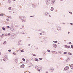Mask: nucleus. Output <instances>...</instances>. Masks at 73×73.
<instances>
[{
    "label": "nucleus",
    "mask_w": 73,
    "mask_h": 73,
    "mask_svg": "<svg viewBox=\"0 0 73 73\" xmlns=\"http://www.w3.org/2000/svg\"><path fill=\"white\" fill-rule=\"evenodd\" d=\"M46 3L47 4H50V0H46Z\"/></svg>",
    "instance_id": "nucleus-1"
},
{
    "label": "nucleus",
    "mask_w": 73,
    "mask_h": 73,
    "mask_svg": "<svg viewBox=\"0 0 73 73\" xmlns=\"http://www.w3.org/2000/svg\"><path fill=\"white\" fill-rule=\"evenodd\" d=\"M53 46L54 47V48H56V47L57 46V45L56 44H54L53 45Z\"/></svg>",
    "instance_id": "nucleus-2"
},
{
    "label": "nucleus",
    "mask_w": 73,
    "mask_h": 73,
    "mask_svg": "<svg viewBox=\"0 0 73 73\" xmlns=\"http://www.w3.org/2000/svg\"><path fill=\"white\" fill-rule=\"evenodd\" d=\"M36 4H33L32 5V7H33V8H36Z\"/></svg>",
    "instance_id": "nucleus-3"
},
{
    "label": "nucleus",
    "mask_w": 73,
    "mask_h": 73,
    "mask_svg": "<svg viewBox=\"0 0 73 73\" xmlns=\"http://www.w3.org/2000/svg\"><path fill=\"white\" fill-rule=\"evenodd\" d=\"M69 69V67L68 66H66L65 67L64 69L65 70H68Z\"/></svg>",
    "instance_id": "nucleus-4"
},
{
    "label": "nucleus",
    "mask_w": 73,
    "mask_h": 73,
    "mask_svg": "<svg viewBox=\"0 0 73 73\" xmlns=\"http://www.w3.org/2000/svg\"><path fill=\"white\" fill-rule=\"evenodd\" d=\"M50 70L51 72H53V70H54V69H53V67H51Z\"/></svg>",
    "instance_id": "nucleus-5"
},
{
    "label": "nucleus",
    "mask_w": 73,
    "mask_h": 73,
    "mask_svg": "<svg viewBox=\"0 0 73 73\" xmlns=\"http://www.w3.org/2000/svg\"><path fill=\"white\" fill-rule=\"evenodd\" d=\"M43 54L44 56H45V54H46V53L45 51H43Z\"/></svg>",
    "instance_id": "nucleus-6"
},
{
    "label": "nucleus",
    "mask_w": 73,
    "mask_h": 73,
    "mask_svg": "<svg viewBox=\"0 0 73 73\" xmlns=\"http://www.w3.org/2000/svg\"><path fill=\"white\" fill-rule=\"evenodd\" d=\"M44 15H45V16H48V15H49V13L47 12H45L44 13Z\"/></svg>",
    "instance_id": "nucleus-7"
},
{
    "label": "nucleus",
    "mask_w": 73,
    "mask_h": 73,
    "mask_svg": "<svg viewBox=\"0 0 73 73\" xmlns=\"http://www.w3.org/2000/svg\"><path fill=\"white\" fill-rule=\"evenodd\" d=\"M25 17H23L21 19V20H25Z\"/></svg>",
    "instance_id": "nucleus-8"
},
{
    "label": "nucleus",
    "mask_w": 73,
    "mask_h": 73,
    "mask_svg": "<svg viewBox=\"0 0 73 73\" xmlns=\"http://www.w3.org/2000/svg\"><path fill=\"white\" fill-rule=\"evenodd\" d=\"M53 9H54V8L52 7H51L50 11H53Z\"/></svg>",
    "instance_id": "nucleus-9"
},
{
    "label": "nucleus",
    "mask_w": 73,
    "mask_h": 73,
    "mask_svg": "<svg viewBox=\"0 0 73 73\" xmlns=\"http://www.w3.org/2000/svg\"><path fill=\"white\" fill-rule=\"evenodd\" d=\"M70 67L71 69H73V64H71L70 65Z\"/></svg>",
    "instance_id": "nucleus-10"
},
{
    "label": "nucleus",
    "mask_w": 73,
    "mask_h": 73,
    "mask_svg": "<svg viewBox=\"0 0 73 73\" xmlns=\"http://www.w3.org/2000/svg\"><path fill=\"white\" fill-rule=\"evenodd\" d=\"M53 54H56L57 53V52H53Z\"/></svg>",
    "instance_id": "nucleus-11"
},
{
    "label": "nucleus",
    "mask_w": 73,
    "mask_h": 73,
    "mask_svg": "<svg viewBox=\"0 0 73 73\" xmlns=\"http://www.w3.org/2000/svg\"><path fill=\"white\" fill-rule=\"evenodd\" d=\"M15 61H16V62H17V61H18V59L16 58L15 60Z\"/></svg>",
    "instance_id": "nucleus-12"
},
{
    "label": "nucleus",
    "mask_w": 73,
    "mask_h": 73,
    "mask_svg": "<svg viewBox=\"0 0 73 73\" xmlns=\"http://www.w3.org/2000/svg\"><path fill=\"white\" fill-rule=\"evenodd\" d=\"M24 67V64H22L21 66V67L22 68H23Z\"/></svg>",
    "instance_id": "nucleus-13"
},
{
    "label": "nucleus",
    "mask_w": 73,
    "mask_h": 73,
    "mask_svg": "<svg viewBox=\"0 0 73 73\" xmlns=\"http://www.w3.org/2000/svg\"><path fill=\"white\" fill-rule=\"evenodd\" d=\"M35 60L36 61H37V62L38 61V60L37 58H35Z\"/></svg>",
    "instance_id": "nucleus-14"
},
{
    "label": "nucleus",
    "mask_w": 73,
    "mask_h": 73,
    "mask_svg": "<svg viewBox=\"0 0 73 73\" xmlns=\"http://www.w3.org/2000/svg\"><path fill=\"white\" fill-rule=\"evenodd\" d=\"M68 54H69V56H71V55L72 54L70 53V52H68Z\"/></svg>",
    "instance_id": "nucleus-15"
},
{
    "label": "nucleus",
    "mask_w": 73,
    "mask_h": 73,
    "mask_svg": "<svg viewBox=\"0 0 73 73\" xmlns=\"http://www.w3.org/2000/svg\"><path fill=\"white\" fill-rule=\"evenodd\" d=\"M2 29L3 30V31H5V28L2 27Z\"/></svg>",
    "instance_id": "nucleus-16"
},
{
    "label": "nucleus",
    "mask_w": 73,
    "mask_h": 73,
    "mask_svg": "<svg viewBox=\"0 0 73 73\" xmlns=\"http://www.w3.org/2000/svg\"><path fill=\"white\" fill-rule=\"evenodd\" d=\"M69 60H70V58H68L66 61H69Z\"/></svg>",
    "instance_id": "nucleus-17"
},
{
    "label": "nucleus",
    "mask_w": 73,
    "mask_h": 73,
    "mask_svg": "<svg viewBox=\"0 0 73 73\" xmlns=\"http://www.w3.org/2000/svg\"><path fill=\"white\" fill-rule=\"evenodd\" d=\"M12 9V7H10L9 8H8V9H9V10H11Z\"/></svg>",
    "instance_id": "nucleus-18"
},
{
    "label": "nucleus",
    "mask_w": 73,
    "mask_h": 73,
    "mask_svg": "<svg viewBox=\"0 0 73 73\" xmlns=\"http://www.w3.org/2000/svg\"><path fill=\"white\" fill-rule=\"evenodd\" d=\"M25 19H24V20H22V22H23V23H25Z\"/></svg>",
    "instance_id": "nucleus-19"
},
{
    "label": "nucleus",
    "mask_w": 73,
    "mask_h": 73,
    "mask_svg": "<svg viewBox=\"0 0 73 73\" xmlns=\"http://www.w3.org/2000/svg\"><path fill=\"white\" fill-rule=\"evenodd\" d=\"M6 42H7V41H5V42H3V44H4V45H5V44H6V43H6Z\"/></svg>",
    "instance_id": "nucleus-20"
},
{
    "label": "nucleus",
    "mask_w": 73,
    "mask_h": 73,
    "mask_svg": "<svg viewBox=\"0 0 73 73\" xmlns=\"http://www.w3.org/2000/svg\"><path fill=\"white\" fill-rule=\"evenodd\" d=\"M53 42H55V43H57V41H53Z\"/></svg>",
    "instance_id": "nucleus-21"
},
{
    "label": "nucleus",
    "mask_w": 73,
    "mask_h": 73,
    "mask_svg": "<svg viewBox=\"0 0 73 73\" xmlns=\"http://www.w3.org/2000/svg\"><path fill=\"white\" fill-rule=\"evenodd\" d=\"M32 54L33 56H36V55H35V54Z\"/></svg>",
    "instance_id": "nucleus-22"
},
{
    "label": "nucleus",
    "mask_w": 73,
    "mask_h": 73,
    "mask_svg": "<svg viewBox=\"0 0 73 73\" xmlns=\"http://www.w3.org/2000/svg\"><path fill=\"white\" fill-rule=\"evenodd\" d=\"M3 15H4V14H0V16H3Z\"/></svg>",
    "instance_id": "nucleus-23"
},
{
    "label": "nucleus",
    "mask_w": 73,
    "mask_h": 73,
    "mask_svg": "<svg viewBox=\"0 0 73 73\" xmlns=\"http://www.w3.org/2000/svg\"><path fill=\"white\" fill-rule=\"evenodd\" d=\"M65 46L64 48H68V46H67V45H65Z\"/></svg>",
    "instance_id": "nucleus-24"
},
{
    "label": "nucleus",
    "mask_w": 73,
    "mask_h": 73,
    "mask_svg": "<svg viewBox=\"0 0 73 73\" xmlns=\"http://www.w3.org/2000/svg\"><path fill=\"white\" fill-rule=\"evenodd\" d=\"M71 48H72V49H73V45H71Z\"/></svg>",
    "instance_id": "nucleus-25"
},
{
    "label": "nucleus",
    "mask_w": 73,
    "mask_h": 73,
    "mask_svg": "<svg viewBox=\"0 0 73 73\" xmlns=\"http://www.w3.org/2000/svg\"><path fill=\"white\" fill-rule=\"evenodd\" d=\"M64 54H68L67 52H64Z\"/></svg>",
    "instance_id": "nucleus-26"
},
{
    "label": "nucleus",
    "mask_w": 73,
    "mask_h": 73,
    "mask_svg": "<svg viewBox=\"0 0 73 73\" xmlns=\"http://www.w3.org/2000/svg\"><path fill=\"white\" fill-rule=\"evenodd\" d=\"M68 48H70V46H68Z\"/></svg>",
    "instance_id": "nucleus-27"
},
{
    "label": "nucleus",
    "mask_w": 73,
    "mask_h": 73,
    "mask_svg": "<svg viewBox=\"0 0 73 73\" xmlns=\"http://www.w3.org/2000/svg\"><path fill=\"white\" fill-rule=\"evenodd\" d=\"M22 60H23V61H25V59L24 58H23L22 59Z\"/></svg>",
    "instance_id": "nucleus-28"
},
{
    "label": "nucleus",
    "mask_w": 73,
    "mask_h": 73,
    "mask_svg": "<svg viewBox=\"0 0 73 73\" xmlns=\"http://www.w3.org/2000/svg\"><path fill=\"white\" fill-rule=\"evenodd\" d=\"M8 3H11V1H10V0H8Z\"/></svg>",
    "instance_id": "nucleus-29"
},
{
    "label": "nucleus",
    "mask_w": 73,
    "mask_h": 73,
    "mask_svg": "<svg viewBox=\"0 0 73 73\" xmlns=\"http://www.w3.org/2000/svg\"><path fill=\"white\" fill-rule=\"evenodd\" d=\"M7 29L10 28V27H9V26H7Z\"/></svg>",
    "instance_id": "nucleus-30"
},
{
    "label": "nucleus",
    "mask_w": 73,
    "mask_h": 73,
    "mask_svg": "<svg viewBox=\"0 0 73 73\" xmlns=\"http://www.w3.org/2000/svg\"><path fill=\"white\" fill-rule=\"evenodd\" d=\"M47 52H50V50H47Z\"/></svg>",
    "instance_id": "nucleus-31"
},
{
    "label": "nucleus",
    "mask_w": 73,
    "mask_h": 73,
    "mask_svg": "<svg viewBox=\"0 0 73 73\" xmlns=\"http://www.w3.org/2000/svg\"><path fill=\"white\" fill-rule=\"evenodd\" d=\"M21 52H24V51L23 50H21Z\"/></svg>",
    "instance_id": "nucleus-32"
},
{
    "label": "nucleus",
    "mask_w": 73,
    "mask_h": 73,
    "mask_svg": "<svg viewBox=\"0 0 73 73\" xmlns=\"http://www.w3.org/2000/svg\"><path fill=\"white\" fill-rule=\"evenodd\" d=\"M13 54H14V55H16V53H15V52H13Z\"/></svg>",
    "instance_id": "nucleus-33"
},
{
    "label": "nucleus",
    "mask_w": 73,
    "mask_h": 73,
    "mask_svg": "<svg viewBox=\"0 0 73 73\" xmlns=\"http://www.w3.org/2000/svg\"><path fill=\"white\" fill-rule=\"evenodd\" d=\"M3 34H2V35H1V37H3Z\"/></svg>",
    "instance_id": "nucleus-34"
},
{
    "label": "nucleus",
    "mask_w": 73,
    "mask_h": 73,
    "mask_svg": "<svg viewBox=\"0 0 73 73\" xmlns=\"http://www.w3.org/2000/svg\"><path fill=\"white\" fill-rule=\"evenodd\" d=\"M19 19H21V16H19Z\"/></svg>",
    "instance_id": "nucleus-35"
},
{
    "label": "nucleus",
    "mask_w": 73,
    "mask_h": 73,
    "mask_svg": "<svg viewBox=\"0 0 73 73\" xmlns=\"http://www.w3.org/2000/svg\"><path fill=\"white\" fill-rule=\"evenodd\" d=\"M8 51L9 52H11V50H8Z\"/></svg>",
    "instance_id": "nucleus-36"
},
{
    "label": "nucleus",
    "mask_w": 73,
    "mask_h": 73,
    "mask_svg": "<svg viewBox=\"0 0 73 73\" xmlns=\"http://www.w3.org/2000/svg\"><path fill=\"white\" fill-rule=\"evenodd\" d=\"M39 60H42V58H40Z\"/></svg>",
    "instance_id": "nucleus-37"
},
{
    "label": "nucleus",
    "mask_w": 73,
    "mask_h": 73,
    "mask_svg": "<svg viewBox=\"0 0 73 73\" xmlns=\"http://www.w3.org/2000/svg\"><path fill=\"white\" fill-rule=\"evenodd\" d=\"M68 44H72V42H69L68 43Z\"/></svg>",
    "instance_id": "nucleus-38"
},
{
    "label": "nucleus",
    "mask_w": 73,
    "mask_h": 73,
    "mask_svg": "<svg viewBox=\"0 0 73 73\" xmlns=\"http://www.w3.org/2000/svg\"><path fill=\"white\" fill-rule=\"evenodd\" d=\"M40 68V69H42V67L41 66Z\"/></svg>",
    "instance_id": "nucleus-39"
},
{
    "label": "nucleus",
    "mask_w": 73,
    "mask_h": 73,
    "mask_svg": "<svg viewBox=\"0 0 73 73\" xmlns=\"http://www.w3.org/2000/svg\"><path fill=\"white\" fill-rule=\"evenodd\" d=\"M8 35L9 36H10V35H11V34L10 33H9Z\"/></svg>",
    "instance_id": "nucleus-40"
},
{
    "label": "nucleus",
    "mask_w": 73,
    "mask_h": 73,
    "mask_svg": "<svg viewBox=\"0 0 73 73\" xmlns=\"http://www.w3.org/2000/svg\"><path fill=\"white\" fill-rule=\"evenodd\" d=\"M7 21H9V19H7Z\"/></svg>",
    "instance_id": "nucleus-41"
},
{
    "label": "nucleus",
    "mask_w": 73,
    "mask_h": 73,
    "mask_svg": "<svg viewBox=\"0 0 73 73\" xmlns=\"http://www.w3.org/2000/svg\"><path fill=\"white\" fill-rule=\"evenodd\" d=\"M58 31H60V29L58 28Z\"/></svg>",
    "instance_id": "nucleus-42"
},
{
    "label": "nucleus",
    "mask_w": 73,
    "mask_h": 73,
    "mask_svg": "<svg viewBox=\"0 0 73 73\" xmlns=\"http://www.w3.org/2000/svg\"><path fill=\"white\" fill-rule=\"evenodd\" d=\"M5 36H8V35H5Z\"/></svg>",
    "instance_id": "nucleus-43"
},
{
    "label": "nucleus",
    "mask_w": 73,
    "mask_h": 73,
    "mask_svg": "<svg viewBox=\"0 0 73 73\" xmlns=\"http://www.w3.org/2000/svg\"><path fill=\"white\" fill-rule=\"evenodd\" d=\"M21 45V44L20 43H19V44H18V45Z\"/></svg>",
    "instance_id": "nucleus-44"
},
{
    "label": "nucleus",
    "mask_w": 73,
    "mask_h": 73,
    "mask_svg": "<svg viewBox=\"0 0 73 73\" xmlns=\"http://www.w3.org/2000/svg\"><path fill=\"white\" fill-rule=\"evenodd\" d=\"M70 24H71V25H73V24L72 23H70Z\"/></svg>",
    "instance_id": "nucleus-45"
},
{
    "label": "nucleus",
    "mask_w": 73,
    "mask_h": 73,
    "mask_svg": "<svg viewBox=\"0 0 73 73\" xmlns=\"http://www.w3.org/2000/svg\"><path fill=\"white\" fill-rule=\"evenodd\" d=\"M43 33H44V34H45V32H44Z\"/></svg>",
    "instance_id": "nucleus-46"
},
{
    "label": "nucleus",
    "mask_w": 73,
    "mask_h": 73,
    "mask_svg": "<svg viewBox=\"0 0 73 73\" xmlns=\"http://www.w3.org/2000/svg\"><path fill=\"white\" fill-rule=\"evenodd\" d=\"M68 34H69V33H70V32H68Z\"/></svg>",
    "instance_id": "nucleus-47"
},
{
    "label": "nucleus",
    "mask_w": 73,
    "mask_h": 73,
    "mask_svg": "<svg viewBox=\"0 0 73 73\" xmlns=\"http://www.w3.org/2000/svg\"><path fill=\"white\" fill-rule=\"evenodd\" d=\"M23 28H24V26H22Z\"/></svg>",
    "instance_id": "nucleus-48"
},
{
    "label": "nucleus",
    "mask_w": 73,
    "mask_h": 73,
    "mask_svg": "<svg viewBox=\"0 0 73 73\" xmlns=\"http://www.w3.org/2000/svg\"><path fill=\"white\" fill-rule=\"evenodd\" d=\"M10 19H11V17H10V16L8 17Z\"/></svg>",
    "instance_id": "nucleus-49"
},
{
    "label": "nucleus",
    "mask_w": 73,
    "mask_h": 73,
    "mask_svg": "<svg viewBox=\"0 0 73 73\" xmlns=\"http://www.w3.org/2000/svg\"><path fill=\"white\" fill-rule=\"evenodd\" d=\"M43 39H44V40H45V38H43Z\"/></svg>",
    "instance_id": "nucleus-50"
},
{
    "label": "nucleus",
    "mask_w": 73,
    "mask_h": 73,
    "mask_svg": "<svg viewBox=\"0 0 73 73\" xmlns=\"http://www.w3.org/2000/svg\"><path fill=\"white\" fill-rule=\"evenodd\" d=\"M34 16H30V17H34Z\"/></svg>",
    "instance_id": "nucleus-51"
},
{
    "label": "nucleus",
    "mask_w": 73,
    "mask_h": 73,
    "mask_svg": "<svg viewBox=\"0 0 73 73\" xmlns=\"http://www.w3.org/2000/svg\"><path fill=\"white\" fill-rule=\"evenodd\" d=\"M49 16H50V17H51V16H50V15H49Z\"/></svg>",
    "instance_id": "nucleus-52"
},
{
    "label": "nucleus",
    "mask_w": 73,
    "mask_h": 73,
    "mask_svg": "<svg viewBox=\"0 0 73 73\" xmlns=\"http://www.w3.org/2000/svg\"><path fill=\"white\" fill-rule=\"evenodd\" d=\"M13 13H15V12H13Z\"/></svg>",
    "instance_id": "nucleus-53"
},
{
    "label": "nucleus",
    "mask_w": 73,
    "mask_h": 73,
    "mask_svg": "<svg viewBox=\"0 0 73 73\" xmlns=\"http://www.w3.org/2000/svg\"><path fill=\"white\" fill-rule=\"evenodd\" d=\"M38 31H41V30H38Z\"/></svg>",
    "instance_id": "nucleus-54"
},
{
    "label": "nucleus",
    "mask_w": 73,
    "mask_h": 73,
    "mask_svg": "<svg viewBox=\"0 0 73 73\" xmlns=\"http://www.w3.org/2000/svg\"><path fill=\"white\" fill-rule=\"evenodd\" d=\"M9 12H10H10H11V11H9Z\"/></svg>",
    "instance_id": "nucleus-55"
},
{
    "label": "nucleus",
    "mask_w": 73,
    "mask_h": 73,
    "mask_svg": "<svg viewBox=\"0 0 73 73\" xmlns=\"http://www.w3.org/2000/svg\"><path fill=\"white\" fill-rule=\"evenodd\" d=\"M20 41L21 42V40H20Z\"/></svg>",
    "instance_id": "nucleus-56"
},
{
    "label": "nucleus",
    "mask_w": 73,
    "mask_h": 73,
    "mask_svg": "<svg viewBox=\"0 0 73 73\" xmlns=\"http://www.w3.org/2000/svg\"><path fill=\"white\" fill-rule=\"evenodd\" d=\"M71 13V14H72V13H72V12H71V13Z\"/></svg>",
    "instance_id": "nucleus-57"
},
{
    "label": "nucleus",
    "mask_w": 73,
    "mask_h": 73,
    "mask_svg": "<svg viewBox=\"0 0 73 73\" xmlns=\"http://www.w3.org/2000/svg\"><path fill=\"white\" fill-rule=\"evenodd\" d=\"M28 45H29V46L30 45V44H28Z\"/></svg>",
    "instance_id": "nucleus-58"
},
{
    "label": "nucleus",
    "mask_w": 73,
    "mask_h": 73,
    "mask_svg": "<svg viewBox=\"0 0 73 73\" xmlns=\"http://www.w3.org/2000/svg\"><path fill=\"white\" fill-rule=\"evenodd\" d=\"M4 60V61H5V60L4 59V60Z\"/></svg>",
    "instance_id": "nucleus-59"
},
{
    "label": "nucleus",
    "mask_w": 73,
    "mask_h": 73,
    "mask_svg": "<svg viewBox=\"0 0 73 73\" xmlns=\"http://www.w3.org/2000/svg\"><path fill=\"white\" fill-rule=\"evenodd\" d=\"M40 35H41V33H40Z\"/></svg>",
    "instance_id": "nucleus-60"
},
{
    "label": "nucleus",
    "mask_w": 73,
    "mask_h": 73,
    "mask_svg": "<svg viewBox=\"0 0 73 73\" xmlns=\"http://www.w3.org/2000/svg\"><path fill=\"white\" fill-rule=\"evenodd\" d=\"M1 54V52H0V54Z\"/></svg>",
    "instance_id": "nucleus-61"
},
{
    "label": "nucleus",
    "mask_w": 73,
    "mask_h": 73,
    "mask_svg": "<svg viewBox=\"0 0 73 73\" xmlns=\"http://www.w3.org/2000/svg\"><path fill=\"white\" fill-rule=\"evenodd\" d=\"M16 0H13V1H16Z\"/></svg>",
    "instance_id": "nucleus-62"
},
{
    "label": "nucleus",
    "mask_w": 73,
    "mask_h": 73,
    "mask_svg": "<svg viewBox=\"0 0 73 73\" xmlns=\"http://www.w3.org/2000/svg\"><path fill=\"white\" fill-rule=\"evenodd\" d=\"M38 49V48H36V49Z\"/></svg>",
    "instance_id": "nucleus-63"
},
{
    "label": "nucleus",
    "mask_w": 73,
    "mask_h": 73,
    "mask_svg": "<svg viewBox=\"0 0 73 73\" xmlns=\"http://www.w3.org/2000/svg\"><path fill=\"white\" fill-rule=\"evenodd\" d=\"M46 73H48V72H46Z\"/></svg>",
    "instance_id": "nucleus-64"
}]
</instances>
